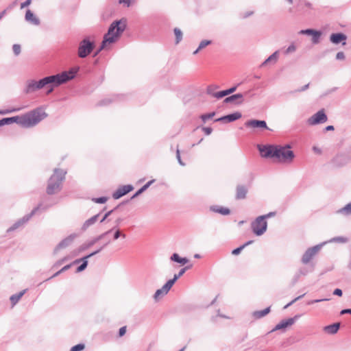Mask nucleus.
<instances>
[{
	"label": "nucleus",
	"instance_id": "f257e3e1",
	"mask_svg": "<svg viewBox=\"0 0 351 351\" xmlns=\"http://www.w3.org/2000/svg\"><path fill=\"white\" fill-rule=\"evenodd\" d=\"M258 149L263 158H276L282 162L290 163L295 157L293 152L290 150L289 145H258Z\"/></svg>",
	"mask_w": 351,
	"mask_h": 351
},
{
	"label": "nucleus",
	"instance_id": "f03ea898",
	"mask_svg": "<svg viewBox=\"0 0 351 351\" xmlns=\"http://www.w3.org/2000/svg\"><path fill=\"white\" fill-rule=\"evenodd\" d=\"M125 28L126 20L125 19L112 22L108 28V32L104 36L101 48H106L108 45L115 43Z\"/></svg>",
	"mask_w": 351,
	"mask_h": 351
},
{
	"label": "nucleus",
	"instance_id": "7ed1b4c3",
	"mask_svg": "<svg viewBox=\"0 0 351 351\" xmlns=\"http://www.w3.org/2000/svg\"><path fill=\"white\" fill-rule=\"evenodd\" d=\"M77 73V70L71 69L69 71H63L56 75H52L44 77L46 86H51L58 87L60 85L67 82L68 81L73 79Z\"/></svg>",
	"mask_w": 351,
	"mask_h": 351
},
{
	"label": "nucleus",
	"instance_id": "20e7f679",
	"mask_svg": "<svg viewBox=\"0 0 351 351\" xmlns=\"http://www.w3.org/2000/svg\"><path fill=\"white\" fill-rule=\"evenodd\" d=\"M66 171L60 169H55L53 175L50 177L48 181L47 188V193L49 195L54 194L58 192L61 189V184L65 178Z\"/></svg>",
	"mask_w": 351,
	"mask_h": 351
},
{
	"label": "nucleus",
	"instance_id": "39448f33",
	"mask_svg": "<svg viewBox=\"0 0 351 351\" xmlns=\"http://www.w3.org/2000/svg\"><path fill=\"white\" fill-rule=\"evenodd\" d=\"M47 117V113L42 108H38L22 116V126L34 127Z\"/></svg>",
	"mask_w": 351,
	"mask_h": 351
},
{
	"label": "nucleus",
	"instance_id": "423d86ee",
	"mask_svg": "<svg viewBox=\"0 0 351 351\" xmlns=\"http://www.w3.org/2000/svg\"><path fill=\"white\" fill-rule=\"evenodd\" d=\"M95 48V43L90 37H86L80 41L77 50V55L81 58L87 57Z\"/></svg>",
	"mask_w": 351,
	"mask_h": 351
},
{
	"label": "nucleus",
	"instance_id": "0eeeda50",
	"mask_svg": "<svg viewBox=\"0 0 351 351\" xmlns=\"http://www.w3.org/2000/svg\"><path fill=\"white\" fill-rule=\"evenodd\" d=\"M46 87L44 77L39 80H28L25 82L23 92L25 94H30Z\"/></svg>",
	"mask_w": 351,
	"mask_h": 351
},
{
	"label": "nucleus",
	"instance_id": "6e6552de",
	"mask_svg": "<svg viewBox=\"0 0 351 351\" xmlns=\"http://www.w3.org/2000/svg\"><path fill=\"white\" fill-rule=\"evenodd\" d=\"M252 232L257 236L263 235L267 230V222L263 217H258L251 224Z\"/></svg>",
	"mask_w": 351,
	"mask_h": 351
},
{
	"label": "nucleus",
	"instance_id": "1a4fd4ad",
	"mask_svg": "<svg viewBox=\"0 0 351 351\" xmlns=\"http://www.w3.org/2000/svg\"><path fill=\"white\" fill-rule=\"evenodd\" d=\"M327 243V241L324 242L322 243L316 245L306 250V251L304 252L302 257V263L303 264L308 263L311 261V260L313 259V257L319 252L322 246H324Z\"/></svg>",
	"mask_w": 351,
	"mask_h": 351
},
{
	"label": "nucleus",
	"instance_id": "9d476101",
	"mask_svg": "<svg viewBox=\"0 0 351 351\" xmlns=\"http://www.w3.org/2000/svg\"><path fill=\"white\" fill-rule=\"evenodd\" d=\"M40 205H39L38 206L36 207L35 208H34L32 212L28 214V215H25L23 218L19 219L17 221H16L11 227H10L7 232H12V231H14L15 230H16L17 228L23 226L25 223H26L32 217L36 214V213L40 209Z\"/></svg>",
	"mask_w": 351,
	"mask_h": 351
},
{
	"label": "nucleus",
	"instance_id": "9b49d317",
	"mask_svg": "<svg viewBox=\"0 0 351 351\" xmlns=\"http://www.w3.org/2000/svg\"><path fill=\"white\" fill-rule=\"evenodd\" d=\"M327 121V116L324 110H320L308 119V123L313 125L325 123Z\"/></svg>",
	"mask_w": 351,
	"mask_h": 351
},
{
	"label": "nucleus",
	"instance_id": "f8f14e48",
	"mask_svg": "<svg viewBox=\"0 0 351 351\" xmlns=\"http://www.w3.org/2000/svg\"><path fill=\"white\" fill-rule=\"evenodd\" d=\"M245 125L248 128H259L262 130H269L267 123L263 120L251 119L245 123Z\"/></svg>",
	"mask_w": 351,
	"mask_h": 351
},
{
	"label": "nucleus",
	"instance_id": "ddd939ff",
	"mask_svg": "<svg viewBox=\"0 0 351 351\" xmlns=\"http://www.w3.org/2000/svg\"><path fill=\"white\" fill-rule=\"evenodd\" d=\"M134 189V187L131 184L123 185L119 187L113 193L112 197L114 199H118L126 195L129 192L132 191Z\"/></svg>",
	"mask_w": 351,
	"mask_h": 351
},
{
	"label": "nucleus",
	"instance_id": "4468645a",
	"mask_svg": "<svg viewBox=\"0 0 351 351\" xmlns=\"http://www.w3.org/2000/svg\"><path fill=\"white\" fill-rule=\"evenodd\" d=\"M299 317H300V315H296L293 317H291L287 319L282 320L277 325H276V326L272 330V331L284 329L288 326H292Z\"/></svg>",
	"mask_w": 351,
	"mask_h": 351
},
{
	"label": "nucleus",
	"instance_id": "2eb2a0df",
	"mask_svg": "<svg viewBox=\"0 0 351 351\" xmlns=\"http://www.w3.org/2000/svg\"><path fill=\"white\" fill-rule=\"evenodd\" d=\"M75 234H71L66 238L64 239L62 241H61L55 248L54 253H57L58 250L64 249L68 247L69 245H71L74 239L75 238Z\"/></svg>",
	"mask_w": 351,
	"mask_h": 351
},
{
	"label": "nucleus",
	"instance_id": "dca6fc26",
	"mask_svg": "<svg viewBox=\"0 0 351 351\" xmlns=\"http://www.w3.org/2000/svg\"><path fill=\"white\" fill-rule=\"evenodd\" d=\"M347 36L343 33L332 34L330 35V40L331 43L335 45H338L342 43V45H346V40Z\"/></svg>",
	"mask_w": 351,
	"mask_h": 351
},
{
	"label": "nucleus",
	"instance_id": "f3484780",
	"mask_svg": "<svg viewBox=\"0 0 351 351\" xmlns=\"http://www.w3.org/2000/svg\"><path fill=\"white\" fill-rule=\"evenodd\" d=\"M173 286L168 281L162 287L161 289L156 290L154 295V298L157 300L160 296L166 295Z\"/></svg>",
	"mask_w": 351,
	"mask_h": 351
},
{
	"label": "nucleus",
	"instance_id": "a211bd4d",
	"mask_svg": "<svg viewBox=\"0 0 351 351\" xmlns=\"http://www.w3.org/2000/svg\"><path fill=\"white\" fill-rule=\"evenodd\" d=\"M350 158L345 154H337L332 160L335 165L337 166H343L350 161Z\"/></svg>",
	"mask_w": 351,
	"mask_h": 351
},
{
	"label": "nucleus",
	"instance_id": "6ab92c4d",
	"mask_svg": "<svg viewBox=\"0 0 351 351\" xmlns=\"http://www.w3.org/2000/svg\"><path fill=\"white\" fill-rule=\"evenodd\" d=\"M243 95L237 93L226 97L223 101L226 104L235 102L236 104L240 105L243 103Z\"/></svg>",
	"mask_w": 351,
	"mask_h": 351
},
{
	"label": "nucleus",
	"instance_id": "aec40b11",
	"mask_svg": "<svg viewBox=\"0 0 351 351\" xmlns=\"http://www.w3.org/2000/svg\"><path fill=\"white\" fill-rule=\"evenodd\" d=\"M241 113L239 112H236L232 114H230L219 119L215 120V121H227V122H232L236 121L241 117Z\"/></svg>",
	"mask_w": 351,
	"mask_h": 351
},
{
	"label": "nucleus",
	"instance_id": "412c9836",
	"mask_svg": "<svg viewBox=\"0 0 351 351\" xmlns=\"http://www.w3.org/2000/svg\"><path fill=\"white\" fill-rule=\"evenodd\" d=\"M100 251H101V248H99L97 250L89 254L88 255L84 256L82 258V263L77 268L76 272H81L84 271L88 265V258L98 254Z\"/></svg>",
	"mask_w": 351,
	"mask_h": 351
},
{
	"label": "nucleus",
	"instance_id": "4be33fe9",
	"mask_svg": "<svg viewBox=\"0 0 351 351\" xmlns=\"http://www.w3.org/2000/svg\"><path fill=\"white\" fill-rule=\"evenodd\" d=\"M25 19L26 21L32 25H38L40 24L39 19L30 10L26 11Z\"/></svg>",
	"mask_w": 351,
	"mask_h": 351
},
{
	"label": "nucleus",
	"instance_id": "5701e85b",
	"mask_svg": "<svg viewBox=\"0 0 351 351\" xmlns=\"http://www.w3.org/2000/svg\"><path fill=\"white\" fill-rule=\"evenodd\" d=\"M100 214L98 213L90 218L84 221L82 226V230L83 231L86 230L90 226L94 225L99 219Z\"/></svg>",
	"mask_w": 351,
	"mask_h": 351
},
{
	"label": "nucleus",
	"instance_id": "b1692460",
	"mask_svg": "<svg viewBox=\"0 0 351 351\" xmlns=\"http://www.w3.org/2000/svg\"><path fill=\"white\" fill-rule=\"evenodd\" d=\"M279 58L278 51H276L271 56H269L261 65V67L266 66L268 64H275Z\"/></svg>",
	"mask_w": 351,
	"mask_h": 351
},
{
	"label": "nucleus",
	"instance_id": "393cba45",
	"mask_svg": "<svg viewBox=\"0 0 351 351\" xmlns=\"http://www.w3.org/2000/svg\"><path fill=\"white\" fill-rule=\"evenodd\" d=\"M340 327L339 323H335L324 327V331L329 335H335L337 332Z\"/></svg>",
	"mask_w": 351,
	"mask_h": 351
},
{
	"label": "nucleus",
	"instance_id": "a878e982",
	"mask_svg": "<svg viewBox=\"0 0 351 351\" xmlns=\"http://www.w3.org/2000/svg\"><path fill=\"white\" fill-rule=\"evenodd\" d=\"M237 88V86H233L232 87L230 88L227 90L217 92L215 95V97L217 99H221L225 96H227L230 94L233 93L234 92L236 91Z\"/></svg>",
	"mask_w": 351,
	"mask_h": 351
},
{
	"label": "nucleus",
	"instance_id": "bb28decb",
	"mask_svg": "<svg viewBox=\"0 0 351 351\" xmlns=\"http://www.w3.org/2000/svg\"><path fill=\"white\" fill-rule=\"evenodd\" d=\"M115 229V228H112L111 230H109L102 234H101L100 235H99L98 237L94 238L92 241H90L86 247H83V250H84L85 248L86 247H91L92 245H93L95 243H96L97 241H99V240L102 239L104 237H106L107 234H108L109 233H110L112 230H114Z\"/></svg>",
	"mask_w": 351,
	"mask_h": 351
},
{
	"label": "nucleus",
	"instance_id": "cd10ccee",
	"mask_svg": "<svg viewBox=\"0 0 351 351\" xmlns=\"http://www.w3.org/2000/svg\"><path fill=\"white\" fill-rule=\"evenodd\" d=\"M247 190L245 186L239 185L237 187L236 199H242L245 198Z\"/></svg>",
	"mask_w": 351,
	"mask_h": 351
},
{
	"label": "nucleus",
	"instance_id": "c85d7f7f",
	"mask_svg": "<svg viewBox=\"0 0 351 351\" xmlns=\"http://www.w3.org/2000/svg\"><path fill=\"white\" fill-rule=\"evenodd\" d=\"M210 210L215 213H217L223 215H228L230 213L229 208L219 206H211Z\"/></svg>",
	"mask_w": 351,
	"mask_h": 351
},
{
	"label": "nucleus",
	"instance_id": "c756f323",
	"mask_svg": "<svg viewBox=\"0 0 351 351\" xmlns=\"http://www.w3.org/2000/svg\"><path fill=\"white\" fill-rule=\"evenodd\" d=\"M170 260L176 263H178L181 265H185L188 263L189 259L186 258H182L178 254L174 253L170 257Z\"/></svg>",
	"mask_w": 351,
	"mask_h": 351
},
{
	"label": "nucleus",
	"instance_id": "7c9ffc66",
	"mask_svg": "<svg viewBox=\"0 0 351 351\" xmlns=\"http://www.w3.org/2000/svg\"><path fill=\"white\" fill-rule=\"evenodd\" d=\"M26 291L27 289H24L18 293L11 295L10 300L12 306H14L20 300L22 296L26 293Z\"/></svg>",
	"mask_w": 351,
	"mask_h": 351
},
{
	"label": "nucleus",
	"instance_id": "2f4dec72",
	"mask_svg": "<svg viewBox=\"0 0 351 351\" xmlns=\"http://www.w3.org/2000/svg\"><path fill=\"white\" fill-rule=\"evenodd\" d=\"M337 213L341 214V215H343L345 216L351 215V202L347 204L345 206L339 209L337 211Z\"/></svg>",
	"mask_w": 351,
	"mask_h": 351
},
{
	"label": "nucleus",
	"instance_id": "473e14b6",
	"mask_svg": "<svg viewBox=\"0 0 351 351\" xmlns=\"http://www.w3.org/2000/svg\"><path fill=\"white\" fill-rule=\"evenodd\" d=\"M189 267H185L184 268H182L179 273L178 274H174L173 276V278L171 280H169L168 282H171V285L173 286L174 285V283L176 282V280L180 278L184 273L185 271L189 269Z\"/></svg>",
	"mask_w": 351,
	"mask_h": 351
},
{
	"label": "nucleus",
	"instance_id": "72a5a7b5",
	"mask_svg": "<svg viewBox=\"0 0 351 351\" xmlns=\"http://www.w3.org/2000/svg\"><path fill=\"white\" fill-rule=\"evenodd\" d=\"M269 312H270V307H267L261 311H254L253 313V316L256 319H260V318L265 316L266 315H267Z\"/></svg>",
	"mask_w": 351,
	"mask_h": 351
},
{
	"label": "nucleus",
	"instance_id": "f704fd0d",
	"mask_svg": "<svg viewBox=\"0 0 351 351\" xmlns=\"http://www.w3.org/2000/svg\"><path fill=\"white\" fill-rule=\"evenodd\" d=\"M154 180H152L147 182L144 186H143L139 190H138L131 197V199H134L144 192L152 183L154 182Z\"/></svg>",
	"mask_w": 351,
	"mask_h": 351
},
{
	"label": "nucleus",
	"instance_id": "c9c22d12",
	"mask_svg": "<svg viewBox=\"0 0 351 351\" xmlns=\"http://www.w3.org/2000/svg\"><path fill=\"white\" fill-rule=\"evenodd\" d=\"M211 43H212L211 40H202L199 45L197 49L193 52V54L194 55L197 54L200 50L203 49L206 46L210 45Z\"/></svg>",
	"mask_w": 351,
	"mask_h": 351
},
{
	"label": "nucleus",
	"instance_id": "e433bc0d",
	"mask_svg": "<svg viewBox=\"0 0 351 351\" xmlns=\"http://www.w3.org/2000/svg\"><path fill=\"white\" fill-rule=\"evenodd\" d=\"M173 32L176 36V44H178L182 39V32L178 27L174 28Z\"/></svg>",
	"mask_w": 351,
	"mask_h": 351
},
{
	"label": "nucleus",
	"instance_id": "4c0bfd02",
	"mask_svg": "<svg viewBox=\"0 0 351 351\" xmlns=\"http://www.w3.org/2000/svg\"><path fill=\"white\" fill-rule=\"evenodd\" d=\"M308 274V271L306 269H300L295 274L293 278V283H295L301 276H305Z\"/></svg>",
	"mask_w": 351,
	"mask_h": 351
},
{
	"label": "nucleus",
	"instance_id": "58836bf2",
	"mask_svg": "<svg viewBox=\"0 0 351 351\" xmlns=\"http://www.w3.org/2000/svg\"><path fill=\"white\" fill-rule=\"evenodd\" d=\"M215 115V112H212L208 114H202L200 118L203 122H206L208 119H212Z\"/></svg>",
	"mask_w": 351,
	"mask_h": 351
},
{
	"label": "nucleus",
	"instance_id": "ea45409f",
	"mask_svg": "<svg viewBox=\"0 0 351 351\" xmlns=\"http://www.w3.org/2000/svg\"><path fill=\"white\" fill-rule=\"evenodd\" d=\"M322 35V33L321 32L319 31H315V33L313 34H312L313 36V38H312V42L315 44L316 43H319V38H320V36Z\"/></svg>",
	"mask_w": 351,
	"mask_h": 351
},
{
	"label": "nucleus",
	"instance_id": "a19ab883",
	"mask_svg": "<svg viewBox=\"0 0 351 351\" xmlns=\"http://www.w3.org/2000/svg\"><path fill=\"white\" fill-rule=\"evenodd\" d=\"M92 200L97 204H104L107 202L108 198L106 197H95Z\"/></svg>",
	"mask_w": 351,
	"mask_h": 351
},
{
	"label": "nucleus",
	"instance_id": "79ce46f5",
	"mask_svg": "<svg viewBox=\"0 0 351 351\" xmlns=\"http://www.w3.org/2000/svg\"><path fill=\"white\" fill-rule=\"evenodd\" d=\"M120 237H121L122 238L125 239L126 237V235L123 233H121V230L117 228L116 229L115 232H114V236H113V239L114 240H117Z\"/></svg>",
	"mask_w": 351,
	"mask_h": 351
},
{
	"label": "nucleus",
	"instance_id": "37998d69",
	"mask_svg": "<svg viewBox=\"0 0 351 351\" xmlns=\"http://www.w3.org/2000/svg\"><path fill=\"white\" fill-rule=\"evenodd\" d=\"M9 119H10V120H11L10 123H17L22 126V117L16 116V117H9Z\"/></svg>",
	"mask_w": 351,
	"mask_h": 351
},
{
	"label": "nucleus",
	"instance_id": "c03bdc74",
	"mask_svg": "<svg viewBox=\"0 0 351 351\" xmlns=\"http://www.w3.org/2000/svg\"><path fill=\"white\" fill-rule=\"evenodd\" d=\"M12 50L15 56H19L21 51V45L19 44H14L12 46Z\"/></svg>",
	"mask_w": 351,
	"mask_h": 351
},
{
	"label": "nucleus",
	"instance_id": "a18cd8bd",
	"mask_svg": "<svg viewBox=\"0 0 351 351\" xmlns=\"http://www.w3.org/2000/svg\"><path fill=\"white\" fill-rule=\"evenodd\" d=\"M347 241V239L342 237H337L331 239L328 242H339V243H346Z\"/></svg>",
	"mask_w": 351,
	"mask_h": 351
},
{
	"label": "nucleus",
	"instance_id": "49530a36",
	"mask_svg": "<svg viewBox=\"0 0 351 351\" xmlns=\"http://www.w3.org/2000/svg\"><path fill=\"white\" fill-rule=\"evenodd\" d=\"M84 347H85L84 344L79 343V344H77V345L73 346L71 348L70 351H81L84 349Z\"/></svg>",
	"mask_w": 351,
	"mask_h": 351
},
{
	"label": "nucleus",
	"instance_id": "de8ad7c7",
	"mask_svg": "<svg viewBox=\"0 0 351 351\" xmlns=\"http://www.w3.org/2000/svg\"><path fill=\"white\" fill-rule=\"evenodd\" d=\"M316 30L312 29H302L300 32V34H306V35H312L315 33Z\"/></svg>",
	"mask_w": 351,
	"mask_h": 351
},
{
	"label": "nucleus",
	"instance_id": "09e8293b",
	"mask_svg": "<svg viewBox=\"0 0 351 351\" xmlns=\"http://www.w3.org/2000/svg\"><path fill=\"white\" fill-rule=\"evenodd\" d=\"M305 294H302L297 298H295V299H293V300H291L289 303H288L287 305L285 306L284 308H288L289 306H290L291 305H292L293 304H294L296 301H298V300L302 298L304 296Z\"/></svg>",
	"mask_w": 351,
	"mask_h": 351
},
{
	"label": "nucleus",
	"instance_id": "8fccbe9b",
	"mask_svg": "<svg viewBox=\"0 0 351 351\" xmlns=\"http://www.w3.org/2000/svg\"><path fill=\"white\" fill-rule=\"evenodd\" d=\"M296 50V47L295 46L292 44V45H290L286 49L285 51V53H293Z\"/></svg>",
	"mask_w": 351,
	"mask_h": 351
},
{
	"label": "nucleus",
	"instance_id": "3c124183",
	"mask_svg": "<svg viewBox=\"0 0 351 351\" xmlns=\"http://www.w3.org/2000/svg\"><path fill=\"white\" fill-rule=\"evenodd\" d=\"M206 92L208 95L215 97L216 93L214 92V87L213 86H208Z\"/></svg>",
	"mask_w": 351,
	"mask_h": 351
},
{
	"label": "nucleus",
	"instance_id": "603ef678",
	"mask_svg": "<svg viewBox=\"0 0 351 351\" xmlns=\"http://www.w3.org/2000/svg\"><path fill=\"white\" fill-rule=\"evenodd\" d=\"M243 249H244V246L241 245L240 247L233 250L232 254L233 255H238L239 254H240Z\"/></svg>",
	"mask_w": 351,
	"mask_h": 351
},
{
	"label": "nucleus",
	"instance_id": "864d4df0",
	"mask_svg": "<svg viewBox=\"0 0 351 351\" xmlns=\"http://www.w3.org/2000/svg\"><path fill=\"white\" fill-rule=\"evenodd\" d=\"M176 158H177L178 161L180 165H182V166L185 165V164L181 160L180 154V151L178 149H177V151H176Z\"/></svg>",
	"mask_w": 351,
	"mask_h": 351
},
{
	"label": "nucleus",
	"instance_id": "5fc2aeb1",
	"mask_svg": "<svg viewBox=\"0 0 351 351\" xmlns=\"http://www.w3.org/2000/svg\"><path fill=\"white\" fill-rule=\"evenodd\" d=\"M276 215V212H269V213L261 215V217H263V219L266 221L267 219L274 217Z\"/></svg>",
	"mask_w": 351,
	"mask_h": 351
},
{
	"label": "nucleus",
	"instance_id": "6e6d98bb",
	"mask_svg": "<svg viewBox=\"0 0 351 351\" xmlns=\"http://www.w3.org/2000/svg\"><path fill=\"white\" fill-rule=\"evenodd\" d=\"M328 300V299H317V300H310L307 302V304L310 305V304H313L314 303H317V302H322V301H327Z\"/></svg>",
	"mask_w": 351,
	"mask_h": 351
},
{
	"label": "nucleus",
	"instance_id": "4d7b16f0",
	"mask_svg": "<svg viewBox=\"0 0 351 351\" xmlns=\"http://www.w3.org/2000/svg\"><path fill=\"white\" fill-rule=\"evenodd\" d=\"M32 3V0H26L21 4V9H23L29 6Z\"/></svg>",
	"mask_w": 351,
	"mask_h": 351
},
{
	"label": "nucleus",
	"instance_id": "13d9d810",
	"mask_svg": "<svg viewBox=\"0 0 351 351\" xmlns=\"http://www.w3.org/2000/svg\"><path fill=\"white\" fill-rule=\"evenodd\" d=\"M345 58V54L343 51H339L336 55L337 60H343Z\"/></svg>",
	"mask_w": 351,
	"mask_h": 351
},
{
	"label": "nucleus",
	"instance_id": "bf43d9fd",
	"mask_svg": "<svg viewBox=\"0 0 351 351\" xmlns=\"http://www.w3.org/2000/svg\"><path fill=\"white\" fill-rule=\"evenodd\" d=\"M112 212H113V210H111L107 212L104 215V216L101 219L100 222L101 223L104 222L107 219V217H109L112 214Z\"/></svg>",
	"mask_w": 351,
	"mask_h": 351
},
{
	"label": "nucleus",
	"instance_id": "052dcab7",
	"mask_svg": "<svg viewBox=\"0 0 351 351\" xmlns=\"http://www.w3.org/2000/svg\"><path fill=\"white\" fill-rule=\"evenodd\" d=\"M202 130L205 132L206 135H209L212 133L213 129L208 127L202 128Z\"/></svg>",
	"mask_w": 351,
	"mask_h": 351
},
{
	"label": "nucleus",
	"instance_id": "680f3d73",
	"mask_svg": "<svg viewBox=\"0 0 351 351\" xmlns=\"http://www.w3.org/2000/svg\"><path fill=\"white\" fill-rule=\"evenodd\" d=\"M119 3H123L127 7H130L131 5V0H119Z\"/></svg>",
	"mask_w": 351,
	"mask_h": 351
},
{
	"label": "nucleus",
	"instance_id": "e2e57ef3",
	"mask_svg": "<svg viewBox=\"0 0 351 351\" xmlns=\"http://www.w3.org/2000/svg\"><path fill=\"white\" fill-rule=\"evenodd\" d=\"M126 332V326H123L119 329V335L120 337H122Z\"/></svg>",
	"mask_w": 351,
	"mask_h": 351
},
{
	"label": "nucleus",
	"instance_id": "0e129e2a",
	"mask_svg": "<svg viewBox=\"0 0 351 351\" xmlns=\"http://www.w3.org/2000/svg\"><path fill=\"white\" fill-rule=\"evenodd\" d=\"M308 86H309V84H307L303 86L302 87H301L300 88L296 90L295 92H303V91L307 90Z\"/></svg>",
	"mask_w": 351,
	"mask_h": 351
},
{
	"label": "nucleus",
	"instance_id": "69168bd1",
	"mask_svg": "<svg viewBox=\"0 0 351 351\" xmlns=\"http://www.w3.org/2000/svg\"><path fill=\"white\" fill-rule=\"evenodd\" d=\"M342 293H343L342 291L340 289H336L333 291V294L335 295H338V296H341Z\"/></svg>",
	"mask_w": 351,
	"mask_h": 351
},
{
	"label": "nucleus",
	"instance_id": "338daca9",
	"mask_svg": "<svg viewBox=\"0 0 351 351\" xmlns=\"http://www.w3.org/2000/svg\"><path fill=\"white\" fill-rule=\"evenodd\" d=\"M45 88H47V94H50L51 93H52L55 87L51 86H47Z\"/></svg>",
	"mask_w": 351,
	"mask_h": 351
},
{
	"label": "nucleus",
	"instance_id": "774afa93",
	"mask_svg": "<svg viewBox=\"0 0 351 351\" xmlns=\"http://www.w3.org/2000/svg\"><path fill=\"white\" fill-rule=\"evenodd\" d=\"M346 313L351 314V308L343 309L341 311V315H343Z\"/></svg>",
	"mask_w": 351,
	"mask_h": 351
}]
</instances>
